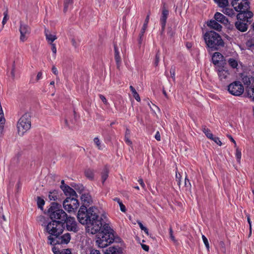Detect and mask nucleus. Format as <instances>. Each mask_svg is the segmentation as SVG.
<instances>
[{"instance_id":"nucleus-55","label":"nucleus","mask_w":254,"mask_h":254,"mask_svg":"<svg viewBox=\"0 0 254 254\" xmlns=\"http://www.w3.org/2000/svg\"><path fill=\"white\" fill-rule=\"evenodd\" d=\"M60 254H71V252L69 249L64 250L61 251Z\"/></svg>"},{"instance_id":"nucleus-32","label":"nucleus","mask_w":254,"mask_h":254,"mask_svg":"<svg viewBox=\"0 0 254 254\" xmlns=\"http://www.w3.org/2000/svg\"><path fill=\"white\" fill-rule=\"evenodd\" d=\"M202 131L208 138L210 139H211V138H213V135L211 132L210 129L206 128L205 126L202 127Z\"/></svg>"},{"instance_id":"nucleus-40","label":"nucleus","mask_w":254,"mask_h":254,"mask_svg":"<svg viewBox=\"0 0 254 254\" xmlns=\"http://www.w3.org/2000/svg\"><path fill=\"white\" fill-rule=\"evenodd\" d=\"M251 79H252V77H250L249 76H246L243 77L242 80L244 83L245 85H247L248 86L250 85L251 83Z\"/></svg>"},{"instance_id":"nucleus-35","label":"nucleus","mask_w":254,"mask_h":254,"mask_svg":"<svg viewBox=\"0 0 254 254\" xmlns=\"http://www.w3.org/2000/svg\"><path fill=\"white\" fill-rule=\"evenodd\" d=\"M244 13H245V17L246 20V22H248L250 21L249 19H251L253 16V13H252V12L247 10H245L244 11Z\"/></svg>"},{"instance_id":"nucleus-47","label":"nucleus","mask_w":254,"mask_h":254,"mask_svg":"<svg viewBox=\"0 0 254 254\" xmlns=\"http://www.w3.org/2000/svg\"><path fill=\"white\" fill-rule=\"evenodd\" d=\"M171 78L175 80V67L172 66L170 70Z\"/></svg>"},{"instance_id":"nucleus-7","label":"nucleus","mask_w":254,"mask_h":254,"mask_svg":"<svg viewBox=\"0 0 254 254\" xmlns=\"http://www.w3.org/2000/svg\"><path fill=\"white\" fill-rule=\"evenodd\" d=\"M70 235L67 233L61 236L59 235L56 237H52L51 236L48 237V244L51 245L67 244L70 240Z\"/></svg>"},{"instance_id":"nucleus-37","label":"nucleus","mask_w":254,"mask_h":254,"mask_svg":"<svg viewBox=\"0 0 254 254\" xmlns=\"http://www.w3.org/2000/svg\"><path fill=\"white\" fill-rule=\"evenodd\" d=\"M240 13L237 15V19L238 21H241L243 22H246V20L245 17V13L244 11H239Z\"/></svg>"},{"instance_id":"nucleus-14","label":"nucleus","mask_w":254,"mask_h":254,"mask_svg":"<svg viewBox=\"0 0 254 254\" xmlns=\"http://www.w3.org/2000/svg\"><path fill=\"white\" fill-rule=\"evenodd\" d=\"M212 63L218 66L226 64V61L224 60L223 56L219 52H215L212 57Z\"/></svg>"},{"instance_id":"nucleus-1","label":"nucleus","mask_w":254,"mask_h":254,"mask_svg":"<svg viewBox=\"0 0 254 254\" xmlns=\"http://www.w3.org/2000/svg\"><path fill=\"white\" fill-rule=\"evenodd\" d=\"M98 210L95 207L88 209L85 206H81L78 210L77 217L83 225H87V230L92 234H95L100 230L102 226V218L98 215Z\"/></svg>"},{"instance_id":"nucleus-34","label":"nucleus","mask_w":254,"mask_h":254,"mask_svg":"<svg viewBox=\"0 0 254 254\" xmlns=\"http://www.w3.org/2000/svg\"><path fill=\"white\" fill-rule=\"evenodd\" d=\"M129 134H130V130L127 128L126 129V133H125V141L128 144V145H131L132 144V142L131 141V140L129 139Z\"/></svg>"},{"instance_id":"nucleus-52","label":"nucleus","mask_w":254,"mask_h":254,"mask_svg":"<svg viewBox=\"0 0 254 254\" xmlns=\"http://www.w3.org/2000/svg\"><path fill=\"white\" fill-rule=\"evenodd\" d=\"M7 16H8V15H7V12H4V17H3L2 21V23L3 25H4L6 23V22L7 20Z\"/></svg>"},{"instance_id":"nucleus-2","label":"nucleus","mask_w":254,"mask_h":254,"mask_svg":"<svg viewBox=\"0 0 254 254\" xmlns=\"http://www.w3.org/2000/svg\"><path fill=\"white\" fill-rule=\"evenodd\" d=\"M96 244L100 248H105L112 244L115 240L114 231L108 224L102 220V226L97 233Z\"/></svg>"},{"instance_id":"nucleus-26","label":"nucleus","mask_w":254,"mask_h":254,"mask_svg":"<svg viewBox=\"0 0 254 254\" xmlns=\"http://www.w3.org/2000/svg\"><path fill=\"white\" fill-rule=\"evenodd\" d=\"M222 12L225 14L228 15L231 17L235 16L236 15V13H235L234 10L232 8H225V7L223 8V9L222 10Z\"/></svg>"},{"instance_id":"nucleus-17","label":"nucleus","mask_w":254,"mask_h":254,"mask_svg":"<svg viewBox=\"0 0 254 254\" xmlns=\"http://www.w3.org/2000/svg\"><path fill=\"white\" fill-rule=\"evenodd\" d=\"M215 20L224 25H228L229 23L228 19L222 13L217 12L214 15Z\"/></svg>"},{"instance_id":"nucleus-12","label":"nucleus","mask_w":254,"mask_h":254,"mask_svg":"<svg viewBox=\"0 0 254 254\" xmlns=\"http://www.w3.org/2000/svg\"><path fill=\"white\" fill-rule=\"evenodd\" d=\"M66 229L67 231L76 233L79 231V228L74 217L67 216L65 220Z\"/></svg>"},{"instance_id":"nucleus-64","label":"nucleus","mask_w":254,"mask_h":254,"mask_svg":"<svg viewBox=\"0 0 254 254\" xmlns=\"http://www.w3.org/2000/svg\"><path fill=\"white\" fill-rule=\"evenodd\" d=\"M141 247L146 252H148L149 250V247L146 245L142 244Z\"/></svg>"},{"instance_id":"nucleus-27","label":"nucleus","mask_w":254,"mask_h":254,"mask_svg":"<svg viewBox=\"0 0 254 254\" xmlns=\"http://www.w3.org/2000/svg\"><path fill=\"white\" fill-rule=\"evenodd\" d=\"M82 254H101V253L99 250L92 248H89L86 249L85 252H82Z\"/></svg>"},{"instance_id":"nucleus-11","label":"nucleus","mask_w":254,"mask_h":254,"mask_svg":"<svg viewBox=\"0 0 254 254\" xmlns=\"http://www.w3.org/2000/svg\"><path fill=\"white\" fill-rule=\"evenodd\" d=\"M225 65L226 64L218 65L215 67V70L217 73L220 80L224 82L228 79L230 75L229 71Z\"/></svg>"},{"instance_id":"nucleus-29","label":"nucleus","mask_w":254,"mask_h":254,"mask_svg":"<svg viewBox=\"0 0 254 254\" xmlns=\"http://www.w3.org/2000/svg\"><path fill=\"white\" fill-rule=\"evenodd\" d=\"M108 174H109V170L106 167H105L101 173V179H102V184H104V182H105V181L108 178Z\"/></svg>"},{"instance_id":"nucleus-30","label":"nucleus","mask_w":254,"mask_h":254,"mask_svg":"<svg viewBox=\"0 0 254 254\" xmlns=\"http://www.w3.org/2000/svg\"><path fill=\"white\" fill-rule=\"evenodd\" d=\"M129 88H130V91H131V92L132 93V95H133V97L135 99V100L137 101L140 102V98L139 95L137 93L136 91L135 90V88L132 86H131V85L129 86Z\"/></svg>"},{"instance_id":"nucleus-25","label":"nucleus","mask_w":254,"mask_h":254,"mask_svg":"<svg viewBox=\"0 0 254 254\" xmlns=\"http://www.w3.org/2000/svg\"><path fill=\"white\" fill-rule=\"evenodd\" d=\"M246 90L248 97L251 98L253 101H254V86L252 85L247 86Z\"/></svg>"},{"instance_id":"nucleus-48","label":"nucleus","mask_w":254,"mask_h":254,"mask_svg":"<svg viewBox=\"0 0 254 254\" xmlns=\"http://www.w3.org/2000/svg\"><path fill=\"white\" fill-rule=\"evenodd\" d=\"M160 52L159 51H158L156 56H155V63L154 64L156 66H157L158 65L159 61H160Z\"/></svg>"},{"instance_id":"nucleus-50","label":"nucleus","mask_w":254,"mask_h":254,"mask_svg":"<svg viewBox=\"0 0 254 254\" xmlns=\"http://www.w3.org/2000/svg\"><path fill=\"white\" fill-rule=\"evenodd\" d=\"M211 140H213L219 146L222 145V142L220 140L219 138L217 137H213V138H211Z\"/></svg>"},{"instance_id":"nucleus-58","label":"nucleus","mask_w":254,"mask_h":254,"mask_svg":"<svg viewBox=\"0 0 254 254\" xmlns=\"http://www.w3.org/2000/svg\"><path fill=\"white\" fill-rule=\"evenodd\" d=\"M155 139L158 140V141H160V139H161V136H160V133L158 131H157L155 134Z\"/></svg>"},{"instance_id":"nucleus-54","label":"nucleus","mask_w":254,"mask_h":254,"mask_svg":"<svg viewBox=\"0 0 254 254\" xmlns=\"http://www.w3.org/2000/svg\"><path fill=\"white\" fill-rule=\"evenodd\" d=\"M100 98L102 100V101L106 105L108 104L107 101L104 96L103 95H99Z\"/></svg>"},{"instance_id":"nucleus-62","label":"nucleus","mask_w":254,"mask_h":254,"mask_svg":"<svg viewBox=\"0 0 254 254\" xmlns=\"http://www.w3.org/2000/svg\"><path fill=\"white\" fill-rule=\"evenodd\" d=\"M52 72H53V73L54 74L58 75V70H57V68L55 66H53L52 67Z\"/></svg>"},{"instance_id":"nucleus-57","label":"nucleus","mask_w":254,"mask_h":254,"mask_svg":"<svg viewBox=\"0 0 254 254\" xmlns=\"http://www.w3.org/2000/svg\"><path fill=\"white\" fill-rule=\"evenodd\" d=\"M227 136L230 138V139L231 140V141L233 142V143L234 144V146H235V147H237V144H236V142L235 141V140L233 139V138L232 137V136L231 135H229V134H227Z\"/></svg>"},{"instance_id":"nucleus-23","label":"nucleus","mask_w":254,"mask_h":254,"mask_svg":"<svg viewBox=\"0 0 254 254\" xmlns=\"http://www.w3.org/2000/svg\"><path fill=\"white\" fill-rule=\"evenodd\" d=\"M114 51H115V59L118 68H119L121 63V58L119 54V51L116 45L114 44Z\"/></svg>"},{"instance_id":"nucleus-51","label":"nucleus","mask_w":254,"mask_h":254,"mask_svg":"<svg viewBox=\"0 0 254 254\" xmlns=\"http://www.w3.org/2000/svg\"><path fill=\"white\" fill-rule=\"evenodd\" d=\"M181 175L180 173H177L176 172V181H177L178 182V184L179 186L181 184Z\"/></svg>"},{"instance_id":"nucleus-8","label":"nucleus","mask_w":254,"mask_h":254,"mask_svg":"<svg viewBox=\"0 0 254 254\" xmlns=\"http://www.w3.org/2000/svg\"><path fill=\"white\" fill-rule=\"evenodd\" d=\"M228 91L234 96H239L243 93L244 88L240 81H235L228 86Z\"/></svg>"},{"instance_id":"nucleus-42","label":"nucleus","mask_w":254,"mask_h":254,"mask_svg":"<svg viewBox=\"0 0 254 254\" xmlns=\"http://www.w3.org/2000/svg\"><path fill=\"white\" fill-rule=\"evenodd\" d=\"M219 246L220 248L221 251L223 253H224V254L226 253V249L225 243L223 241H221L219 242Z\"/></svg>"},{"instance_id":"nucleus-56","label":"nucleus","mask_w":254,"mask_h":254,"mask_svg":"<svg viewBox=\"0 0 254 254\" xmlns=\"http://www.w3.org/2000/svg\"><path fill=\"white\" fill-rule=\"evenodd\" d=\"M138 182L139 183V184L140 185V186H141V187L142 188L144 189L145 187V184L143 182V180L141 178L139 179L138 180Z\"/></svg>"},{"instance_id":"nucleus-49","label":"nucleus","mask_w":254,"mask_h":254,"mask_svg":"<svg viewBox=\"0 0 254 254\" xmlns=\"http://www.w3.org/2000/svg\"><path fill=\"white\" fill-rule=\"evenodd\" d=\"M246 45L248 47L252 48L254 47V40L251 39L248 40L246 43Z\"/></svg>"},{"instance_id":"nucleus-4","label":"nucleus","mask_w":254,"mask_h":254,"mask_svg":"<svg viewBox=\"0 0 254 254\" xmlns=\"http://www.w3.org/2000/svg\"><path fill=\"white\" fill-rule=\"evenodd\" d=\"M61 206L56 202H52L48 210V215L52 221H62L65 223L67 214L62 209Z\"/></svg>"},{"instance_id":"nucleus-38","label":"nucleus","mask_w":254,"mask_h":254,"mask_svg":"<svg viewBox=\"0 0 254 254\" xmlns=\"http://www.w3.org/2000/svg\"><path fill=\"white\" fill-rule=\"evenodd\" d=\"M49 198L50 200H56L58 199L57 192L55 190L50 192L49 194Z\"/></svg>"},{"instance_id":"nucleus-31","label":"nucleus","mask_w":254,"mask_h":254,"mask_svg":"<svg viewBox=\"0 0 254 254\" xmlns=\"http://www.w3.org/2000/svg\"><path fill=\"white\" fill-rule=\"evenodd\" d=\"M105 254H119V253L116 247H111L106 250Z\"/></svg>"},{"instance_id":"nucleus-61","label":"nucleus","mask_w":254,"mask_h":254,"mask_svg":"<svg viewBox=\"0 0 254 254\" xmlns=\"http://www.w3.org/2000/svg\"><path fill=\"white\" fill-rule=\"evenodd\" d=\"M53 252L55 254H60L61 252L55 247L53 248Z\"/></svg>"},{"instance_id":"nucleus-33","label":"nucleus","mask_w":254,"mask_h":254,"mask_svg":"<svg viewBox=\"0 0 254 254\" xmlns=\"http://www.w3.org/2000/svg\"><path fill=\"white\" fill-rule=\"evenodd\" d=\"M228 63L233 68H237L238 65V62L233 58H229Z\"/></svg>"},{"instance_id":"nucleus-6","label":"nucleus","mask_w":254,"mask_h":254,"mask_svg":"<svg viewBox=\"0 0 254 254\" xmlns=\"http://www.w3.org/2000/svg\"><path fill=\"white\" fill-rule=\"evenodd\" d=\"M31 126V116L29 113H25L19 119L17 124L18 133L22 136L24 133L28 130Z\"/></svg>"},{"instance_id":"nucleus-39","label":"nucleus","mask_w":254,"mask_h":254,"mask_svg":"<svg viewBox=\"0 0 254 254\" xmlns=\"http://www.w3.org/2000/svg\"><path fill=\"white\" fill-rule=\"evenodd\" d=\"M37 203L39 208L42 209L43 206L45 204L44 200L40 197H37Z\"/></svg>"},{"instance_id":"nucleus-18","label":"nucleus","mask_w":254,"mask_h":254,"mask_svg":"<svg viewBox=\"0 0 254 254\" xmlns=\"http://www.w3.org/2000/svg\"><path fill=\"white\" fill-rule=\"evenodd\" d=\"M80 198L83 203L82 206H85L86 207L92 202L91 196L88 193L82 194Z\"/></svg>"},{"instance_id":"nucleus-41","label":"nucleus","mask_w":254,"mask_h":254,"mask_svg":"<svg viewBox=\"0 0 254 254\" xmlns=\"http://www.w3.org/2000/svg\"><path fill=\"white\" fill-rule=\"evenodd\" d=\"M72 3V0H65L64 2V11L65 12L68 7V6L71 4Z\"/></svg>"},{"instance_id":"nucleus-43","label":"nucleus","mask_w":254,"mask_h":254,"mask_svg":"<svg viewBox=\"0 0 254 254\" xmlns=\"http://www.w3.org/2000/svg\"><path fill=\"white\" fill-rule=\"evenodd\" d=\"M169 235H170V238L171 239V240L174 243H177V240L175 239L174 236L173 235V231L172 227H170L169 228Z\"/></svg>"},{"instance_id":"nucleus-16","label":"nucleus","mask_w":254,"mask_h":254,"mask_svg":"<svg viewBox=\"0 0 254 254\" xmlns=\"http://www.w3.org/2000/svg\"><path fill=\"white\" fill-rule=\"evenodd\" d=\"M61 189L66 196H69V197H71L73 196L77 197V196L75 190L68 186H62Z\"/></svg>"},{"instance_id":"nucleus-60","label":"nucleus","mask_w":254,"mask_h":254,"mask_svg":"<svg viewBox=\"0 0 254 254\" xmlns=\"http://www.w3.org/2000/svg\"><path fill=\"white\" fill-rule=\"evenodd\" d=\"M185 185L187 187L190 186V181L187 179V177L185 178Z\"/></svg>"},{"instance_id":"nucleus-3","label":"nucleus","mask_w":254,"mask_h":254,"mask_svg":"<svg viewBox=\"0 0 254 254\" xmlns=\"http://www.w3.org/2000/svg\"><path fill=\"white\" fill-rule=\"evenodd\" d=\"M204 39L209 52L217 51L224 46V42L221 36L213 31L206 32Z\"/></svg>"},{"instance_id":"nucleus-36","label":"nucleus","mask_w":254,"mask_h":254,"mask_svg":"<svg viewBox=\"0 0 254 254\" xmlns=\"http://www.w3.org/2000/svg\"><path fill=\"white\" fill-rule=\"evenodd\" d=\"M114 200L117 201L119 205L120 206V209L122 212H125L126 211V208L125 206L123 204L122 202L120 200V198L118 197H115L114 198Z\"/></svg>"},{"instance_id":"nucleus-24","label":"nucleus","mask_w":254,"mask_h":254,"mask_svg":"<svg viewBox=\"0 0 254 254\" xmlns=\"http://www.w3.org/2000/svg\"><path fill=\"white\" fill-rule=\"evenodd\" d=\"M85 177L90 180H93L94 178V170L91 168H86L84 171Z\"/></svg>"},{"instance_id":"nucleus-13","label":"nucleus","mask_w":254,"mask_h":254,"mask_svg":"<svg viewBox=\"0 0 254 254\" xmlns=\"http://www.w3.org/2000/svg\"><path fill=\"white\" fill-rule=\"evenodd\" d=\"M19 31L20 33V40L23 42L27 39L31 32V29L28 25L20 22Z\"/></svg>"},{"instance_id":"nucleus-53","label":"nucleus","mask_w":254,"mask_h":254,"mask_svg":"<svg viewBox=\"0 0 254 254\" xmlns=\"http://www.w3.org/2000/svg\"><path fill=\"white\" fill-rule=\"evenodd\" d=\"M50 44L52 46L51 50H52L53 53L55 55L56 54V53H57V49H56V45L55 44H54V43H51Z\"/></svg>"},{"instance_id":"nucleus-15","label":"nucleus","mask_w":254,"mask_h":254,"mask_svg":"<svg viewBox=\"0 0 254 254\" xmlns=\"http://www.w3.org/2000/svg\"><path fill=\"white\" fill-rule=\"evenodd\" d=\"M169 15V10L165 7V3L163 4L162 15L160 18V22L161 24V33H162L165 30L166 23L168 16Z\"/></svg>"},{"instance_id":"nucleus-45","label":"nucleus","mask_w":254,"mask_h":254,"mask_svg":"<svg viewBox=\"0 0 254 254\" xmlns=\"http://www.w3.org/2000/svg\"><path fill=\"white\" fill-rule=\"evenodd\" d=\"M202 240L203 241V243H204L205 246H206L208 251H209V243H208L207 239L204 235L202 236Z\"/></svg>"},{"instance_id":"nucleus-20","label":"nucleus","mask_w":254,"mask_h":254,"mask_svg":"<svg viewBox=\"0 0 254 254\" xmlns=\"http://www.w3.org/2000/svg\"><path fill=\"white\" fill-rule=\"evenodd\" d=\"M45 34L46 40L49 44L53 43V42L57 38L56 35L52 34L47 29H45Z\"/></svg>"},{"instance_id":"nucleus-21","label":"nucleus","mask_w":254,"mask_h":254,"mask_svg":"<svg viewBox=\"0 0 254 254\" xmlns=\"http://www.w3.org/2000/svg\"><path fill=\"white\" fill-rule=\"evenodd\" d=\"M208 26L210 27L211 28H213L215 30H216L217 31H221L222 29V26L219 24L217 21L212 20H210L208 23Z\"/></svg>"},{"instance_id":"nucleus-59","label":"nucleus","mask_w":254,"mask_h":254,"mask_svg":"<svg viewBox=\"0 0 254 254\" xmlns=\"http://www.w3.org/2000/svg\"><path fill=\"white\" fill-rule=\"evenodd\" d=\"M5 119L4 116H0V124H5Z\"/></svg>"},{"instance_id":"nucleus-44","label":"nucleus","mask_w":254,"mask_h":254,"mask_svg":"<svg viewBox=\"0 0 254 254\" xmlns=\"http://www.w3.org/2000/svg\"><path fill=\"white\" fill-rule=\"evenodd\" d=\"M94 142L96 145V146L100 150L102 149V146L101 145V142L98 137H95L94 139Z\"/></svg>"},{"instance_id":"nucleus-10","label":"nucleus","mask_w":254,"mask_h":254,"mask_svg":"<svg viewBox=\"0 0 254 254\" xmlns=\"http://www.w3.org/2000/svg\"><path fill=\"white\" fill-rule=\"evenodd\" d=\"M232 5L237 11H244L250 8L248 0H233Z\"/></svg>"},{"instance_id":"nucleus-9","label":"nucleus","mask_w":254,"mask_h":254,"mask_svg":"<svg viewBox=\"0 0 254 254\" xmlns=\"http://www.w3.org/2000/svg\"><path fill=\"white\" fill-rule=\"evenodd\" d=\"M77 196L67 197L63 202V206L68 212L74 211L79 206V204L77 199Z\"/></svg>"},{"instance_id":"nucleus-63","label":"nucleus","mask_w":254,"mask_h":254,"mask_svg":"<svg viewBox=\"0 0 254 254\" xmlns=\"http://www.w3.org/2000/svg\"><path fill=\"white\" fill-rule=\"evenodd\" d=\"M42 72L40 71L37 74V77H36V80L37 81L40 80V79L42 78Z\"/></svg>"},{"instance_id":"nucleus-5","label":"nucleus","mask_w":254,"mask_h":254,"mask_svg":"<svg viewBox=\"0 0 254 254\" xmlns=\"http://www.w3.org/2000/svg\"><path fill=\"white\" fill-rule=\"evenodd\" d=\"M65 228V224L62 221H51L46 225L45 229L52 237L61 235Z\"/></svg>"},{"instance_id":"nucleus-28","label":"nucleus","mask_w":254,"mask_h":254,"mask_svg":"<svg viewBox=\"0 0 254 254\" xmlns=\"http://www.w3.org/2000/svg\"><path fill=\"white\" fill-rule=\"evenodd\" d=\"M215 2L217 4L218 6L222 8H225L228 5L229 2L228 0H214Z\"/></svg>"},{"instance_id":"nucleus-22","label":"nucleus","mask_w":254,"mask_h":254,"mask_svg":"<svg viewBox=\"0 0 254 254\" xmlns=\"http://www.w3.org/2000/svg\"><path fill=\"white\" fill-rule=\"evenodd\" d=\"M150 15V12L149 11L146 17L143 25L142 27L140 33L139 34L140 39H141V37L143 36V34L145 32V30H146V28L147 27V25L148 23V21H149V19Z\"/></svg>"},{"instance_id":"nucleus-19","label":"nucleus","mask_w":254,"mask_h":254,"mask_svg":"<svg viewBox=\"0 0 254 254\" xmlns=\"http://www.w3.org/2000/svg\"><path fill=\"white\" fill-rule=\"evenodd\" d=\"M236 28L241 32L246 31L248 29L247 24L243 21H238L235 23Z\"/></svg>"},{"instance_id":"nucleus-46","label":"nucleus","mask_w":254,"mask_h":254,"mask_svg":"<svg viewBox=\"0 0 254 254\" xmlns=\"http://www.w3.org/2000/svg\"><path fill=\"white\" fill-rule=\"evenodd\" d=\"M236 148V157L237 159L238 162H240L241 158V152L237 147Z\"/></svg>"}]
</instances>
